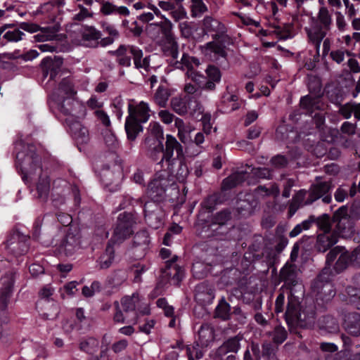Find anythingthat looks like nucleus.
<instances>
[{"instance_id":"obj_1","label":"nucleus","mask_w":360,"mask_h":360,"mask_svg":"<svg viewBox=\"0 0 360 360\" xmlns=\"http://www.w3.org/2000/svg\"><path fill=\"white\" fill-rule=\"evenodd\" d=\"M15 149L19 150L16 154V167L20 170L22 179L39 174L36 183L37 198L46 201L50 192L51 181L47 174L42 172L41 159L37 153L36 146L19 141L15 143Z\"/></svg>"},{"instance_id":"obj_2","label":"nucleus","mask_w":360,"mask_h":360,"mask_svg":"<svg viewBox=\"0 0 360 360\" xmlns=\"http://www.w3.org/2000/svg\"><path fill=\"white\" fill-rule=\"evenodd\" d=\"M168 172L162 171L156 173L155 178L150 182L147 189V195L153 202H147L144 205L145 218L148 224L157 229L164 224V214L158 211L155 202L162 198L166 188L171 184Z\"/></svg>"},{"instance_id":"obj_3","label":"nucleus","mask_w":360,"mask_h":360,"mask_svg":"<svg viewBox=\"0 0 360 360\" xmlns=\"http://www.w3.org/2000/svg\"><path fill=\"white\" fill-rule=\"evenodd\" d=\"M136 224V218L131 213L123 212L119 214L114 234L108 243L105 253L99 259L101 268H108L112 263L114 255L113 245L121 243L133 233V229Z\"/></svg>"},{"instance_id":"obj_4","label":"nucleus","mask_w":360,"mask_h":360,"mask_svg":"<svg viewBox=\"0 0 360 360\" xmlns=\"http://www.w3.org/2000/svg\"><path fill=\"white\" fill-rule=\"evenodd\" d=\"M331 185L329 181L319 182L313 184L309 191L307 199L304 202L307 192L300 191L292 199L289 205L288 217H292L299 207L304 205H310L319 198L325 203H329L331 201V195L330 191Z\"/></svg>"},{"instance_id":"obj_5","label":"nucleus","mask_w":360,"mask_h":360,"mask_svg":"<svg viewBox=\"0 0 360 360\" xmlns=\"http://www.w3.org/2000/svg\"><path fill=\"white\" fill-rule=\"evenodd\" d=\"M163 129L157 122H151L147 128L146 138L142 144L143 149L147 155L157 160L160 154L163 152Z\"/></svg>"},{"instance_id":"obj_6","label":"nucleus","mask_w":360,"mask_h":360,"mask_svg":"<svg viewBox=\"0 0 360 360\" xmlns=\"http://www.w3.org/2000/svg\"><path fill=\"white\" fill-rule=\"evenodd\" d=\"M110 53L117 58V62L122 66L129 67L131 58L136 68L146 69L149 64L146 58H143L142 50L136 46L120 45L117 50Z\"/></svg>"},{"instance_id":"obj_7","label":"nucleus","mask_w":360,"mask_h":360,"mask_svg":"<svg viewBox=\"0 0 360 360\" xmlns=\"http://www.w3.org/2000/svg\"><path fill=\"white\" fill-rule=\"evenodd\" d=\"M334 264V270L335 273L338 274L345 270L354 259H360V248L356 249L352 254L340 246L333 248L326 256L327 266L328 267L333 266Z\"/></svg>"},{"instance_id":"obj_8","label":"nucleus","mask_w":360,"mask_h":360,"mask_svg":"<svg viewBox=\"0 0 360 360\" xmlns=\"http://www.w3.org/2000/svg\"><path fill=\"white\" fill-rule=\"evenodd\" d=\"M300 106L313 117L316 127L320 129H323L325 122V115L323 112L324 104L321 98L307 95L301 98Z\"/></svg>"},{"instance_id":"obj_9","label":"nucleus","mask_w":360,"mask_h":360,"mask_svg":"<svg viewBox=\"0 0 360 360\" xmlns=\"http://www.w3.org/2000/svg\"><path fill=\"white\" fill-rule=\"evenodd\" d=\"M81 39H75V32L69 33V37L75 45H83L89 47H96L98 46V40L101 37V33L94 27H84L80 30Z\"/></svg>"},{"instance_id":"obj_10","label":"nucleus","mask_w":360,"mask_h":360,"mask_svg":"<svg viewBox=\"0 0 360 360\" xmlns=\"http://www.w3.org/2000/svg\"><path fill=\"white\" fill-rule=\"evenodd\" d=\"M200 65V61L198 58L188 56V54H183L181 62L179 63L177 68L186 70V75L188 78L198 84L202 82L203 75L200 74L195 70Z\"/></svg>"},{"instance_id":"obj_11","label":"nucleus","mask_w":360,"mask_h":360,"mask_svg":"<svg viewBox=\"0 0 360 360\" xmlns=\"http://www.w3.org/2000/svg\"><path fill=\"white\" fill-rule=\"evenodd\" d=\"M52 98L55 103L56 104V108L60 113L63 115L65 117L62 119L60 117H58V119H61V121L66 122L68 118L66 116L68 115V109L65 108L64 102L68 98V79L64 77L62 79L58 86L54 89Z\"/></svg>"},{"instance_id":"obj_12","label":"nucleus","mask_w":360,"mask_h":360,"mask_svg":"<svg viewBox=\"0 0 360 360\" xmlns=\"http://www.w3.org/2000/svg\"><path fill=\"white\" fill-rule=\"evenodd\" d=\"M27 241V236L20 235L19 232H14L6 240V248L15 256L22 255L28 250Z\"/></svg>"},{"instance_id":"obj_13","label":"nucleus","mask_w":360,"mask_h":360,"mask_svg":"<svg viewBox=\"0 0 360 360\" xmlns=\"http://www.w3.org/2000/svg\"><path fill=\"white\" fill-rule=\"evenodd\" d=\"M56 5L53 2L44 4L40 6L39 12L46 15L51 21L59 24L63 20L61 15L65 13V11L62 9L65 5V0H56Z\"/></svg>"},{"instance_id":"obj_14","label":"nucleus","mask_w":360,"mask_h":360,"mask_svg":"<svg viewBox=\"0 0 360 360\" xmlns=\"http://www.w3.org/2000/svg\"><path fill=\"white\" fill-rule=\"evenodd\" d=\"M129 115L127 117L141 123L148 122L150 117L151 110L148 103L141 101L135 103L132 100L128 105Z\"/></svg>"},{"instance_id":"obj_15","label":"nucleus","mask_w":360,"mask_h":360,"mask_svg":"<svg viewBox=\"0 0 360 360\" xmlns=\"http://www.w3.org/2000/svg\"><path fill=\"white\" fill-rule=\"evenodd\" d=\"M287 319L292 321L306 322L310 323L314 318L313 311L306 314L304 311H301L298 300H289L287 310L285 312Z\"/></svg>"},{"instance_id":"obj_16","label":"nucleus","mask_w":360,"mask_h":360,"mask_svg":"<svg viewBox=\"0 0 360 360\" xmlns=\"http://www.w3.org/2000/svg\"><path fill=\"white\" fill-rule=\"evenodd\" d=\"M63 63V59L60 56L46 57L41 62V68L43 72L44 76L46 77L48 75H50V79H54V78L60 72L62 65Z\"/></svg>"},{"instance_id":"obj_17","label":"nucleus","mask_w":360,"mask_h":360,"mask_svg":"<svg viewBox=\"0 0 360 360\" xmlns=\"http://www.w3.org/2000/svg\"><path fill=\"white\" fill-rule=\"evenodd\" d=\"M71 130V136L75 141L79 150V146L86 144L89 141V133L86 127L83 126L80 122H75L69 126Z\"/></svg>"},{"instance_id":"obj_18","label":"nucleus","mask_w":360,"mask_h":360,"mask_svg":"<svg viewBox=\"0 0 360 360\" xmlns=\"http://www.w3.org/2000/svg\"><path fill=\"white\" fill-rule=\"evenodd\" d=\"M309 41L313 43L317 51L320 48L321 43L326 35L328 29L314 23L305 28Z\"/></svg>"},{"instance_id":"obj_19","label":"nucleus","mask_w":360,"mask_h":360,"mask_svg":"<svg viewBox=\"0 0 360 360\" xmlns=\"http://www.w3.org/2000/svg\"><path fill=\"white\" fill-rule=\"evenodd\" d=\"M177 259L176 256H174L171 260L166 262L167 269L164 274L172 276V281L174 285H178L184 276V269L175 264Z\"/></svg>"},{"instance_id":"obj_20","label":"nucleus","mask_w":360,"mask_h":360,"mask_svg":"<svg viewBox=\"0 0 360 360\" xmlns=\"http://www.w3.org/2000/svg\"><path fill=\"white\" fill-rule=\"evenodd\" d=\"M338 242V233L336 232L326 231L318 236L316 247L319 251L326 252Z\"/></svg>"},{"instance_id":"obj_21","label":"nucleus","mask_w":360,"mask_h":360,"mask_svg":"<svg viewBox=\"0 0 360 360\" xmlns=\"http://www.w3.org/2000/svg\"><path fill=\"white\" fill-rule=\"evenodd\" d=\"M202 52L210 58H217L219 56H224L225 53L224 46L218 41H213L207 43L202 46Z\"/></svg>"},{"instance_id":"obj_22","label":"nucleus","mask_w":360,"mask_h":360,"mask_svg":"<svg viewBox=\"0 0 360 360\" xmlns=\"http://www.w3.org/2000/svg\"><path fill=\"white\" fill-rule=\"evenodd\" d=\"M18 276V272L15 269H11L6 271L1 277V288L0 289L13 295L14 284Z\"/></svg>"},{"instance_id":"obj_23","label":"nucleus","mask_w":360,"mask_h":360,"mask_svg":"<svg viewBox=\"0 0 360 360\" xmlns=\"http://www.w3.org/2000/svg\"><path fill=\"white\" fill-rule=\"evenodd\" d=\"M181 148V144L177 141L175 137L170 134H167L165 150H163V152L160 154H163L161 161L165 160L167 162H169L174 155V150H176L178 151Z\"/></svg>"},{"instance_id":"obj_24","label":"nucleus","mask_w":360,"mask_h":360,"mask_svg":"<svg viewBox=\"0 0 360 360\" xmlns=\"http://www.w3.org/2000/svg\"><path fill=\"white\" fill-rule=\"evenodd\" d=\"M241 337L239 335L231 338L225 341L217 350L219 356H222L229 352H237L240 348Z\"/></svg>"},{"instance_id":"obj_25","label":"nucleus","mask_w":360,"mask_h":360,"mask_svg":"<svg viewBox=\"0 0 360 360\" xmlns=\"http://www.w3.org/2000/svg\"><path fill=\"white\" fill-rule=\"evenodd\" d=\"M66 187V181L65 180L58 179L53 183V202L55 206L63 205L65 202V197L63 194L60 196V193L65 191Z\"/></svg>"},{"instance_id":"obj_26","label":"nucleus","mask_w":360,"mask_h":360,"mask_svg":"<svg viewBox=\"0 0 360 360\" xmlns=\"http://www.w3.org/2000/svg\"><path fill=\"white\" fill-rule=\"evenodd\" d=\"M141 124V122L127 117L124 128L129 140L134 141L138 134L143 131Z\"/></svg>"},{"instance_id":"obj_27","label":"nucleus","mask_w":360,"mask_h":360,"mask_svg":"<svg viewBox=\"0 0 360 360\" xmlns=\"http://www.w3.org/2000/svg\"><path fill=\"white\" fill-rule=\"evenodd\" d=\"M205 72L208 81L205 83L204 88L207 90H213L215 88V83H218L221 80L220 70L214 65H209Z\"/></svg>"},{"instance_id":"obj_28","label":"nucleus","mask_w":360,"mask_h":360,"mask_svg":"<svg viewBox=\"0 0 360 360\" xmlns=\"http://www.w3.org/2000/svg\"><path fill=\"white\" fill-rule=\"evenodd\" d=\"M356 287L349 286L347 288L348 302L356 309H360V275L355 278Z\"/></svg>"},{"instance_id":"obj_29","label":"nucleus","mask_w":360,"mask_h":360,"mask_svg":"<svg viewBox=\"0 0 360 360\" xmlns=\"http://www.w3.org/2000/svg\"><path fill=\"white\" fill-rule=\"evenodd\" d=\"M203 27L207 32H215V36L224 32V25L217 19L210 16H206L203 19Z\"/></svg>"},{"instance_id":"obj_30","label":"nucleus","mask_w":360,"mask_h":360,"mask_svg":"<svg viewBox=\"0 0 360 360\" xmlns=\"http://www.w3.org/2000/svg\"><path fill=\"white\" fill-rule=\"evenodd\" d=\"M248 176L247 172H235L224 179L222 183L223 189H230L243 182Z\"/></svg>"},{"instance_id":"obj_31","label":"nucleus","mask_w":360,"mask_h":360,"mask_svg":"<svg viewBox=\"0 0 360 360\" xmlns=\"http://www.w3.org/2000/svg\"><path fill=\"white\" fill-rule=\"evenodd\" d=\"M189 95L184 97H174L171 100L172 109L179 115H185L188 112Z\"/></svg>"},{"instance_id":"obj_32","label":"nucleus","mask_w":360,"mask_h":360,"mask_svg":"<svg viewBox=\"0 0 360 360\" xmlns=\"http://www.w3.org/2000/svg\"><path fill=\"white\" fill-rule=\"evenodd\" d=\"M199 343L201 347L207 346V344L214 340V330L208 324L201 326L198 331Z\"/></svg>"},{"instance_id":"obj_33","label":"nucleus","mask_w":360,"mask_h":360,"mask_svg":"<svg viewBox=\"0 0 360 360\" xmlns=\"http://www.w3.org/2000/svg\"><path fill=\"white\" fill-rule=\"evenodd\" d=\"M140 302L138 293H134L131 297L125 296L121 300V304L124 311H130L136 309L137 304Z\"/></svg>"},{"instance_id":"obj_34","label":"nucleus","mask_w":360,"mask_h":360,"mask_svg":"<svg viewBox=\"0 0 360 360\" xmlns=\"http://www.w3.org/2000/svg\"><path fill=\"white\" fill-rule=\"evenodd\" d=\"M150 243L149 235L146 231L137 233L134 237V246L145 252Z\"/></svg>"},{"instance_id":"obj_35","label":"nucleus","mask_w":360,"mask_h":360,"mask_svg":"<svg viewBox=\"0 0 360 360\" xmlns=\"http://www.w3.org/2000/svg\"><path fill=\"white\" fill-rule=\"evenodd\" d=\"M316 219L314 216H310L307 219L303 221L300 224H297L293 229L289 233V236L294 238L297 236L304 230H308L311 225L316 221Z\"/></svg>"},{"instance_id":"obj_36","label":"nucleus","mask_w":360,"mask_h":360,"mask_svg":"<svg viewBox=\"0 0 360 360\" xmlns=\"http://www.w3.org/2000/svg\"><path fill=\"white\" fill-rule=\"evenodd\" d=\"M191 14L192 17H200L207 11V6L202 0H190Z\"/></svg>"},{"instance_id":"obj_37","label":"nucleus","mask_w":360,"mask_h":360,"mask_svg":"<svg viewBox=\"0 0 360 360\" xmlns=\"http://www.w3.org/2000/svg\"><path fill=\"white\" fill-rule=\"evenodd\" d=\"M349 319L352 320L346 323V328L353 335H360V316L357 314L349 315Z\"/></svg>"},{"instance_id":"obj_38","label":"nucleus","mask_w":360,"mask_h":360,"mask_svg":"<svg viewBox=\"0 0 360 360\" xmlns=\"http://www.w3.org/2000/svg\"><path fill=\"white\" fill-rule=\"evenodd\" d=\"M231 307L224 298L220 301L215 311L216 316L223 320H227L230 317Z\"/></svg>"},{"instance_id":"obj_39","label":"nucleus","mask_w":360,"mask_h":360,"mask_svg":"<svg viewBox=\"0 0 360 360\" xmlns=\"http://www.w3.org/2000/svg\"><path fill=\"white\" fill-rule=\"evenodd\" d=\"M169 96L168 89L159 86L155 94V101L160 107H165L167 105Z\"/></svg>"},{"instance_id":"obj_40","label":"nucleus","mask_w":360,"mask_h":360,"mask_svg":"<svg viewBox=\"0 0 360 360\" xmlns=\"http://www.w3.org/2000/svg\"><path fill=\"white\" fill-rule=\"evenodd\" d=\"M99 342L94 338H88L83 340L79 345L80 349L86 352L91 353L98 349Z\"/></svg>"},{"instance_id":"obj_41","label":"nucleus","mask_w":360,"mask_h":360,"mask_svg":"<svg viewBox=\"0 0 360 360\" xmlns=\"http://www.w3.org/2000/svg\"><path fill=\"white\" fill-rule=\"evenodd\" d=\"M188 106V112L193 116L198 117V115H202V106L198 100L192 96H189Z\"/></svg>"},{"instance_id":"obj_42","label":"nucleus","mask_w":360,"mask_h":360,"mask_svg":"<svg viewBox=\"0 0 360 360\" xmlns=\"http://www.w3.org/2000/svg\"><path fill=\"white\" fill-rule=\"evenodd\" d=\"M188 106V112L193 116L198 117V115H202V106L198 100L192 96H189Z\"/></svg>"},{"instance_id":"obj_43","label":"nucleus","mask_w":360,"mask_h":360,"mask_svg":"<svg viewBox=\"0 0 360 360\" xmlns=\"http://www.w3.org/2000/svg\"><path fill=\"white\" fill-rule=\"evenodd\" d=\"M238 98L236 95L227 94L223 97V102L227 105L228 111H233L239 108Z\"/></svg>"},{"instance_id":"obj_44","label":"nucleus","mask_w":360,"mask_h":360,"mask_svg":"<svg viewBox=\"0 0 360 360\" xmlns=\"http://www.w3.org/2000/svg\"><path fill=\"white\" fill-rule=\"evenodd\" d=\"M71 105H72L71 109L72 116L78 118L84 117L86 115V108L82 102L73 99Z\"/></svg>"},{"instance_id":"obj_45","label":"nucleus","mask_w":360,"mask_h":360,"mask_svg":"<svg viewBox=\"0 0 360 360\" xmlns=\"http://www.w3.org/2000/svg\"><path fill=\"white\" fill-rule=\"evenodd\" d=\"M184 0H160L158 3L159 8L164 11L171 12L183 3Z\"/></svg>"},{"instance_id":"obj_46","label":"nucleus","mask_w":360,"mask_h":360,"mask_svg":"<svg viewBox=\"0 0 360 360\" xmlns=\"http://www.w3.org/2000/svg\"><path fill=\"white\" fill-rule=\"evenodd\" d=\"M201 347L200 343H196V346H188L186 347V352L188 356V360L199 359L202 357V352L199 349Z\"/></svg>"},{"instance_id":"obj_47","label":"nucleus","mask_w":360,"mask_h":360,"mask_svg":"<svg viewBox=\"0 0 360 360\" xmlns=\"http://www.w3.org/2000/svg\"><path fill=\"white\" fill-rule=\"evenodd\" d=\"M287 338V332L283 327L278 326L275 328L272 333V339L276 344H281L285 341Z\"/></svg>"},{"instance_id":"obj_48","label":"nucleus","mask_w":360,"mask_h":360,"mask_svg":"<svg viewBox=\"0 0 360 360\" xmlns=\"http://www.w3.org/2000/svg\"><path fill=\"white\" fill-rule=\"evenodd\" d=\"M24 33L19 29L13 31H8L3 35V39L6 41L17 42L22 39Z\"/></svg>"},{"instance_id":"obj_49","label":"nucleus","mask_w":360,"mask_h":360,"mask_svg":"<svg viewBox=\"0 0 360 360\" xmlns=\"http://www.w3.org/2000/svg\"><path fill=\"white\" fill-rule=\"evenodd\" d=\"M319 20L322 24V27H325V29L329 30V27L331 23V18L328 11L326 8L322 7L320 8L319 11Z\"/></svg>"},{"instance_id":"obj_50","label":"nucleus","mask_w":360,"mask_h":360,"mask_svg":"<svg viewBox=\"0 0 360 360\" xmlns=\"http://www.w3.org/2000/svg\"><path fill=\"white\" fill-rule=\"evenodd\" d=\"M259 34L262 36H269L271 34H275L278 39H285L287 38V34L284 33L281 28L279 26L275 27L272 29L264 30L262 29L259 31Z\"/></svg>"},{"instance_id":"obj_51","label":"nucleus","mask_w":360,"mask_h":360,"mask_svg":"<svg viewBox=\"0 0 360 360\" xmlns=\"http://www.w3.org/2000/svg\"><path fill=\"white\" fill-rule=\"evenodd\" d=\"M94 115L96 119L101 122V124L105 127H108L111 125V122L108 113L103 109L94 111Z\"/></svg>"},{"instance_id":"obj_52","label":"nucleus","mask_w":360,"mask_h":360,"mask_svg":"<svg viewBox=\"0 0 360 360\" xmlns=\"http://www.w3.org/2000/svg\"><path fill=\"white\" fill-rule=\"evenodd\" d=\"M87 107L94 111L101 110L104 105L103 101H100L96 96L93 95L86 101Z\"/></svg>"},{"instance_id":"obj_53","label":"nucleus","mask_w":360,"mask_h":360,"mask_svg":"<svg viewBox=\"0 0 360 360\" xmlns=\"http://www.w3.org/2000/svg\"><path fill=\"white\" fill-rule=\"evenodd\" d=\"M174 125L178 129V136H179V139L181 141V142L186 143V137L184 135L185 124H184V121L181 119L178 118V117H176L175 119H174Z\"/></svg>"},{"instance_id":"obj_54","label":"nucleus","mask_w":360,"mask_h":360,"mask_svg":"<svg viewBox=\"0 0 360 360\" xmlns=\"http://www.w3.org/2000/svg\"><path fill=\"white\" fill-rule=\"evenodd\" d=\"M172 17L176 20H180L186 17V12L182 3L177 5V7L170 12Z\"/></svg>"},{"instance_id":"obj_55","label":"nucleus","mask_w":360,"mask_h":360,"mask_svg":"<svg viewBox=\"0 0 360 360\" xmlns=\"http://www.w3.org/2000/svg\"><path fill=\"white\" fill-rule=\"evenodd\" d=\"M116 5L109 1L103 2L101 7V12L105 15L115 14Z\"/></svg>"},{"instance_id":"obj_56","label":"nucleus","mask_w":360,"mask_h":360,"mask_svg":"<svg viewBox=\"0 0 360 360\" xmlns=\"http://www.w3.org/2000/svg\"><path fill=\"white\" fill-rule=\"evenodd\" d=\"M99 289L100 283L94 281L91 283V286H84L82 288V294L86 297H91L96 292L98 291Z\"/></svg>"},{"instance_id":"obj_57","label":"nucleus","mask_w":360,"mask_h":360,"mask_svg":"<svg viewBox=\"0 0 360 360\" xmlns=\"http://www.w3.org/2000/svg\"><path fill=\"white\" fill-rule=\"evenodd\" d=\"M12 294L0 289V310L4 311L7 308Z\"/></svg>"},{"instance_id":"obj_58","label":"nucleus","mask_w":360,"mask_h":360,"mask_svg":"<svg viewBox=\"0 0 360 360\" xmlns=\"http://www.w3.org/2000/svg\"><path fill=\"white\" fill-rule=\"evenodd\" d=\"M158 115L161 121L166 124H171L174 119V115L167 110H160Z\"/></svg>"},{"instance_id":"obj_59","label":"nucleus","mask_w":360,"mask_h":360,"mask_svg":"<svg viewBox=\"0 0 360 360\" xmlns=\"http://www.w3.org/2000/svg\"><path fill=\"white\" fill-rule=\"evenodd\" d=\"M202 123V127L203 131L206 134H210L212 130V124L210 123L211 121V115L208 113H205L202 115V117L200 118Z\"/></svg>"},{"instance_id":"obj_60","label":"nucleus","mask_w":360,"mask_h":360,"mask_svg":"<svg viewBox=\"0 0 360 360\" xmlns=\"http://www.w3.org/2000/svg\"><path fill=\"white\" fill-rule=\"evenodd\" d=\"M254 175L261 179H269L271 176V171L267 168H254L252 170Z\"/></svg>"},{"instance_id":"obj_61","label":"nucleus","mask_w":360,"mask_h":360,"mask_svg":"<svg viewBox=\"0 0 360 360\" xmlns=\"http://www.w3.org/2000/svg\"><path fill=\"white\" fill-rule=\"evenodd\" d=\"M341 131L344 134L353 135L356 132V125L349 122H345L341 127Z\"/></svg>"},{"instance_id":"obj_62","label":"nucleus","mask_w":360,"mask_h":360,"mask_svg":"<svg viewBox=\"0 0 360 360\" xmlns=\"http://www.w3.org/2000/svg\"><path fill=\"white\" fill-rule=\"evenodd\" d=\"M19 28L31 33H34L39 30V26L37 24L25 22H21L19 25Z\"/></svg>"},{"instance_id":"obj_63","label":"nucleus","mask_w":360,"mask_h":360,"mask_svg":"<svg viewBox=\"0 0 360 360\" xmlns=\"http://www.w3.org/2000/svg\"><path fill=\"white\" fill-rule=\"evenodd\" d=\"M287 159L283 155H277L271 159V164L276 167H283L287 165Z\"/></svg>"},{"instance_id":"obj_64","label":"nucleus","mask_w":360,"mask_h":360,"mask_svg":"<svg viewBox=\"0 0 360 360\" xmlns=\"http://www.w3.org/2000/svg\"><path fill=\"white\" fill-rule=\"evenodd\" d=\"M162 20L158 22L157 25L161 27L162 30L165 34H167L172 30V24L171 21L166 17L162 18Z\"/></svg>"}]
</instances>
